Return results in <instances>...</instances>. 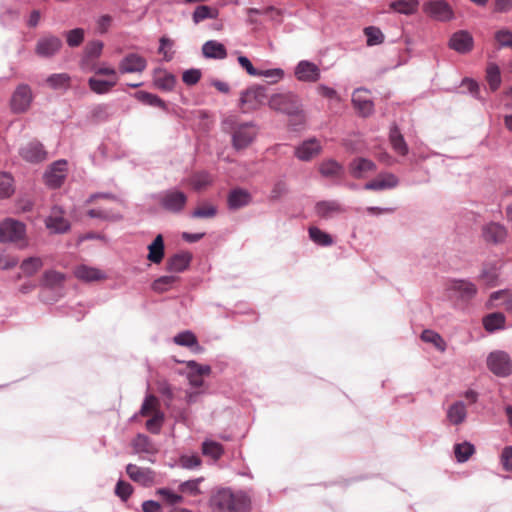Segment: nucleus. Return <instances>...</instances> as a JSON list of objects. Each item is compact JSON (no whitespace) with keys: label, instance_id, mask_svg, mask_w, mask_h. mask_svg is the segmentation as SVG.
I'll use <instances>...</instances> for the list:
<instances>
[{"label":"nucleus","instance_id":"nucleus-1","mask_svg":"<svg viewBox=\"0 0 512 512\" xmlns=\"http://www.w3.org/2000/svg\"><path fill=\"white\" fill-rule=\"evenodd\" d=\"M210 507L214 512H250L251 500L243 492L222 488L212 494Z\"/></svg>","mask_w":512,"mask_h":512},{"label":"nucleus","instance_id":"nucleus-2","mask_svg":"<svg viewBox=\"0 0 512 512\" xmlns=\"http://www.w3.org/2000/svg\"><path fill=\"white\" fill-rule=\"evenodd\" d=\"M223 124L232 133V145L236 150L247 148L257 135V129L252 123L237 124L233 117H229Z\"/></svg>","mask_w":512,"mask_h":512},{"label":"nucleus","instance_id":"nucleus-3","mask_svg":"<svg viewBox=\"0 0 512 512\" xmlns=\"http://www.w3.org/2000/svg\"><path fill=\"white\" fill-rule=\"evenodd\" d=\"M0 242L14 243L18 248L24 249L29 243L26 238L25 225L14 219H6L0 223Z\"/></svg>","mask_w":512,"mask_h":512},{"label":"nucleus","instance_id":"nucleus-4","mask_svg":"<svg viewBox=\"0 0 512 512\" xmlns=\"http://www.w3.org/2000/svg\"><path fill=\"white\" fill-rule=\"evenodd\" d=\"M269 106L273 110L293 115L300 111L301 103L297 95L286 92L273 95L269 100Z\"/></svg>","mask_w":512,"mask_h":512},{"label":"nucleus","instance_id":"nucleus-5","mask_svg":"<svg viewBox=\"0 0 512 512\" xmlns=\"http://www.w3.org/2000/svg\"><path fill=\"white\" fill-rule=\"evenodd\" d=\"M267 100L265 88L253 86L241 93L240 107L244 113L260 108Z\"/></svg>","mask_w":512,"mask_h":512},{"label":"nucleus","instance_id":"nucleus-6","mask_svg":"<svg viewBox=\"0 0 512 512\" xmlns=\"http://www.w3.org/2000/svg\"><path fill=\"white\" fill-rule=\"evenodd\" d=\"M187 199V195L184 192L170 189L160 194L159 204L168 212L180 213L184 210Z\"/></svg>","mask_w":512,"mask_h":512},{"label":"nucleus","instance_id":"nucleus-7","mask_svg":"<svg viewBox=\"0 0 512 512\" xmlns=\"http://www.w3.org/2000/svg\"><path fill=\"white\" fill-rule=\"evenodd\" d=\"M487 365L492 373L500 377H506L512 373V360L503 351L492 352L487 358Z\"/></svg>","mask_w":512,"mask_h":512},{"label":"nucleus","instance_id":"nucleus-8","mask_svg":"<svg viewBox=\"0 0 512 512\" xmlns=\"http://www.w3.org/2000/svg\"><path fill=\"white\" fill-rule=\"evenodd\" d=\"M32 101V92L28 85L21 84L14 91L10 105L11 109L15 113L25 112Z\"/></svg>","mask_w":512,"mask_h":512},{"label":"nucleus","instance_id":"nucleus-9","mask_svg":"<svg viewBox=\"0 0 512 512\" xmlns=\"http://www.w3.org/2000/svg\"><path fill=\"white\" fill-rule=\"evenodd\" d=\"M424 12L437 21H449L453 17V11L444 0L429 1L424 4Z\"/></svg>","mask_w":512,"mask_h":512},{"label":"nucleus","instance_id":"nucleus-10","mask_svg":"<svg viewBox=\"0 0 512 512\" xmlns=\"http://www.w3.org/2000/svg\"><path fill=\"white\" fill-rule=\"evenodd\" d=\"M19 154L25 161L30 163L42 162L47 157V152L43 145L37 140L30 141L23 145L19 150Z\"/></svg>","mask_w":512,"mask_h":512},{"label":"nucleus","instance_id":"nucleus-11","mask_svg":"<svg viewBox=\"0 0 512 512\" xmlns=\"http://www.w3.org/2000/svg\"><path fill=\"white\" fill-rule=\"evenodd\" d=\"M147 67V61L137 53L127 54L119 63L118 69L121 74L141 73Z\"/></svg>","mask_w":512,"mask_h":512},{"label":"nucleus","instance_id":"nucleus-12","mask_svg":"<svg viewBox=\"0 0 512 512\" xmlns=\"http://www.w3.org/2000/svg\"><path fill=\"white\" fill-rule=\"evenodd\" d=\"M61 47V39L56 36L50 35L42 37L38 40L35 47V53L40 57L48 58L55 55Z\"/></svg>","mask_w":512,"mask_h":512},{"label":"nucleus","instance_id":"nucleus-13","mask_svg":"<svg viewBox=\"0 0 512 512\" xmlns=\"http://www.w3.org/2000/svg\"><path fill=\"white\" fill-rule=\"evenodd\" d=\"M126 473L136 483L143 486H150L155 481V472L150 468L139 467L135 464H128Z\"/></svg>","mask_w":512,"mask_h":512},{"label":"nucleus","instance_id":"nucleus-14","mask_svg":"<svg viewBox=\"0 0 512 512\" xmlns=\"http://www.w3.org/2000/svg\"><path fill=\"white\" fill-rule=\"evenodd\" d=\"M295 76L299 81L316 82L320 78V69L316 64L302 60L295 68Z\"/></svg>","mask_w":512,"mask_h":512},{"label":"nucleus","instance_id":"nucleus-15","mask_svg":"<svg viewBox=\"0 0 512 512\" xmlns=\"http://www.w3.org/2000/svg\"><path fill=\"white\" fill-rule=\"evenodd\" d=\"M482 237L487 243L500 244L505 241L507 230L503 225L491 222L483 226Z\"/></svg>","mask_w":512,"mask_h":512},{"label":"nucleus","instance_id":"nucleus-16","mask_svg":"<svg viewBox=\"0 0 512 512\" xmlns=\"http://www.w3.org/2000/svg\"><path fill=\"white\" fill-rule=\"evenodd\" d=\"M66 161H56L45 173V182L52 188H58L62 185L66 176Z\"/></svg>","mask_w":512,"mask_h":512},{"label":"nucleus","instance_id":"nucleus-17","mask_svg":"<svg viewBox=\"0 0 512 512\" xmlns=\"http://www.w3.org/2000/svg\"><path fill=\"white\" fill-rule=\"evenodd\" d=\"M399 183L398 178L392 173H380L375 179L364 185L366 190H386L395 188Z\"/></svg>","mask_w":512,"mask_h":512},{"label":"nucleus","instance_id":"nucleus-18","mask_svg":"<svg viewBox=\"0 0 512 512\" xmlns=\"http://www.w3.org/2000/svg\"><path fill=\"white\" fill-rule=\"evenodd\" d=\"M375 170V163L362 157L355 158L349 164L350 174L357 179L364 178L368 173L374 172Z\"/></svg>","mask_w":512,"mask_h":512},{"label":"nucleus","instance_id":"nucleus-19","mask_svg":"<svg viewBox=\"0 0 512 512\" xmlns=\"http://www.w3.org/2000/svg\"><path fill=\"white\" fill-rule=\"evenodd\" d=\"M449 46L459 53H466L473 47V38L467 31H458L452 35Z\"/></svg>","mask_w":512,"mask_h":512},{"label":"nucleus","instance_id":"nucleus-20","mask_svg":"<svg viewBox=\"0 0 512 512\" xmlns=\"http://www.w3.org/2000/svg\"><path fill=\"white\" fill-rule=\"evenodd\" d=\"M449 290L454 291L462 300H470L477 293V287L472 282L466 280H452L448 286Z\"/></svg>","mask_w":512,"mask_h":512},{"label":"nucleus","instance_id":"nucleus-21","mask_svg":"<svg viewBox=\"0 0 512 512\" xmlns=\"http://www.w3.org/2000/svg\"><path fill=\"white\" fill-rule=\"evenodd\" d=\"M352 103L363 116H368L373 111V103L368 96V92L364 89H357L354 91L352 95Z\"/></svg>","mask_w":512,"mask_h":512},{"label":"nucleus","instance_id":"nucleus-22","mask_svg":"<svg viewBox=\"0 0 512 512\" xmlns=\"http://www.w3.org/2000/svg\"><path fill=\"white\" fill-rule=\"evenodd\" d=\"M227 202L230 209L237 210L251 202V195L245 189L235 188L229 192Z\"/></svg>","mask_w":512,"mask_h":512},{"label":"nucleus","instance_id":"nucleus-23","mask_svg":"<svg viewBox=\"0 0 512 512\" xmlns=\"http://www.w3.org/2000/svg\"><path fill=\"white\" fill-rule=\"evenodd\" d=\"M74 275L79 280L85 282L101 281L106 279V275L103 271L86 265L77 266L74 270Z\"/></svg>","mask_w":512,"mask_h":512},{"label":"nucleus","instance_id":"nucleus-24","mask_svg":"<svg viewBox=\"0 0 512 512\" xmlns=\"http://www.w3.org/2000/svg\"><path fill=\"white\" fill-rule=\"evenodd\" d=\"M46 226L56 233H63L69 229V222L64 218L60 208H54L46 220Z\"/></svg>","mask_w":512,"mask_h":512},{"label":"nucleus","instance_id":"nucleus-25","mask_svg":"<svg viewBox=\"0 0 512 512\" xmlns=\"http://www.w3.org/2000/svg\"><path fill=\"white\" fill-rule=\"evenodd\" d=\"M191 259L189 252L176 253L167 259L166 269L171 272H182L189 266Z\"/></svg>","mask_w":512,"mask_h":512},{"label":"nucleus","instance_id":"nucleus-26","mask_svg":"<svg viewBox=\"0 0 512 512\" xmlns=\"http://www.w3.org/2000/svg\"><path fill=\"white\" fill-rule=\"evenodd\" d=\"M321 146L316 139L304 141L297 149L296 156L300 160L308 161L320 153Z\"/></svg>","mask_w":512,"mask_h":512},{"label":"nucleus","instance_id":"nucleus-27","mask_svg":"<svg viewBox=\"0 0 512 512\" xmlns=\"http://www.w3.org/2000/svg\"><path fill=\"white\" fill-rule=\"evenodd\" d=\"M202 53L206 58L224 59L227 57V51L223 44L209 40L202 46Z\"/></svg>","mask_w":512,"mask_h":512},{"label":"nucleus","instance_id":"nucleus-28","mask_svg":"<svg viewBox=\"0 0 512 512\" xmlns=\"http://www.w3.org/2000/svg\"><path fill=\"white\" fill-rule=\"evenodd\" d=\"M316 214L321 218H329L334 214L342 213L344 210L337 201H321L315 206Z\"/></svg>","mask_w":512,"mask_h":512},{"label":"nucleus","instance_id":"nucleus-29","mask_svg":"<svg viewBox=\"0 0 512 512\" xmlns=\"http://www.w3.org/2000/svg\"><path fill=\"white\" fill-rule=\"evenodd\" d=\"M118 82V78L115 79H98L95 77H91L88 80V85L91 91H93L96 94H106L110 92L113 87L116 86Z\"/></svg>","mask_w":512,"mask_h":512},{"label":"nucleus","instance_id":"nucleus-30","mask_svg":"<svg viewBox=\"0 0 512 512\" xmlns=\"http://www.w3.org/2000/svg\"><path fill=\"white\" fill-rule=\"evenodd\" d=\"M213 182L212 176L205 171H199L193 173L188 179V184L195 191H201L211 185Z\"/></svg>","mask_w":512,"mask_h":512},{"label":"nucleus","instance_id":"nucleus-31","mask_svg":"<svg viewBox=\"0 0 512 512\" xmlns=\"http://www.w3.org/2000/svg\"><path fill=\"white\" fill-rule=\"evenodd\" d=\"M148 260L159 264L164 257V240L161 234L157 235L154 241L148 246Z\"/></svg>","mask_w":512,"mask_h":512},{"label":"nucleus","instance_id":"nucleus-32","mask_svg":"<svg viewBox=\"0 0 512 512\" xmlns=\"http://www.w3.org/2000/svg\"><path fill=\"white\" fill-rule=\"evenodd\" d=\"M66 280L65 274L55 271L47 270L42 276V285L48 288H60Z\"/></svg>","mask_w":512,"mask_h":512},{"label":"nucleus","instance_id":"nucleus-33","mask_svg":"<svg viewBox=\"0 0 512 512\" xmlns=\"http://www.w3.org/2000/svg\"><path fill=\"white\" fill-rule=\"evenodd\" d=\"M483 326L486 331L494 332L505 327V316L500 312L488 314L483 318Z\"/></svg>","mask_w":512,"mask_h":512},{"label":"nucleus","instance_id":"nucleus-34","mask_svg":"<svg viewBox=\"0 0 512 512\" xmlns=\"http://www.w3.org/2000/svg\"><path fill=\"white\" fill-rule=\"evenodd\" d=\"M466 406L463 402L452 404L447 411V418L454 425L461 424L466 418Z\"/></svg>","mask_w":512,"mask_h":512},{"label":"nucleus","instance_id":"nucleus-35","mask_svg":"<svg viewBox=\"0 0 512 512\" xmlns=\"http://www.w3.org/2000/svg\"><path fill=\"white\" fill-rule=\"evenodd\" d=\"M133 448L137 453H148L154 454L157 452V448L154 443L150 440V438L144 434H138L133 442Z\"/></svg>","mask_w":512,"mask_h":512},{"label":"nucleus","instance_id":"nucleus-36","mask_svg":"<svg viewBox=\"0 0 512 512\" xmlns=\"http://www.w3.org/2000/svg\"><path fill=\"white\" fill-rule=\"evenodd\" d=\"M219 15V10L207 5L197 6L193 12L192 19L195 24L200 23L205 19H215Z\"/></svg>","mask_w":512,"mask_h":512},{"label":"nucleus","instance_id":"nucleus-37","mask_svg":"<svg viewBox=\"0 0 512 512\" xmlns=\"http://www.w3.org/2000/svg\"><path fill=\"white\" fill-rule=\"evenodd\" d=\"M390 142L393 149L400 155L404 156L408 153V146L400 133L399 129L394 126L390 130Z\"/></svg>","mask_w":512,"mask_h":512},{"label":"nucleus","instance_id":"nucleus-38","mask_svg":"<svg viewBox=\"0 0 512 512\" xmlns=\"http://www.w3.org/2000/svg\"><path fill=\"white\" fill-rule=\"evenodd\" d=\"M157 412H162L160 410V401L158 398L152 394L147 395L143 401V404L140 409L141 416H150L155 415Z\"/></svg>","mask_w":512,"mask_h":512},{"label":"nucleus","instance_id":"nucleus-39","mask_svg":"<svg viewBox=\"0 0 512 512\" xmlns=\"http://www.w3.org/2000/svg\"><path fill=\"white\" fill-rule=\"evenodd\" d=\"M417 0H398L390 4V8L398 13L411 15L417 11Z\"/></svg>","mask_w":512,"mask_h":512},{"label":"nucleus","instance_id":"nucleus-40","mask_svg":"<svg viewBox=\"0 0 512 512\" xmlns=\"http://www.w3.org/2000/svg\"><path fill=\"white\" fill-rule=\"evenodd\" d=\"M310 239L320 246H331L333 238L328 233L322 231L318 227L311 226L308 230Z\"/></svg>","mask_w":512,"mask_h":512},{"label":"nucleus","instance_id":"nucleus-41","mask_svg":"<svg viewBox=\"0 0 512 512\" xmlns=\"http://www.w3.org/2000/svg\"><path fill=\"white\" fill-rule=\"evenodd\" d=\"M486 80L492 91H496L501 84V73L499 67L494 63H489L486 68Z\"/></svg>","mask_w":512,"mask_h":512},{"label":"nucleus","instance_id":"nucleus-42","mask_svg":"<svg viewBox=\"0 0 512 512\" xmlns=\"http://www.w3.org/2000/svg\"><path fill=\"white\" fill-rule=\"evenodd\" d=\"M134 96L137 100L146 105L159 107L164 110L166 109L165 102L155 94L146 91H138Z\"/></svg>","mask_w":512,"mask_h":512},{"label":"nucleus","instance_id":"nucleus-43","mask_svg":"<svg viewBox=\"0 0 512 512\" xmlns=\"http://www.w3.org/2000/svg\"><path fill=\"white\" fill-rule=\"evenodd\" d=\"M43 266V260L40 257H29L22 261L20 269L27 276L37 273Z\"/></svg>","mask_w":512,"mask_h":512},{"label":"nucleus","instance_id":"nucleus-44","mask_svg":"<svg viewBox=\"0 0 512 512\" xmlns=\"http://www.w3.org/2000/svg\"><path fill=\"white\" fill-rule=\"evenodd\" d=\"M421 339L424 342L431 343L434 345L436 349L440 352H444L446 350V342L442 338V336L432 330H424L421 334Z\"/></svg>","mask_w":512,"mask_h":512},{"label":"nucleus","instance_id":"nucleus-45","mask_svg":"<svg viewBox=\"0 0 512 512\" xmlns=\"http://www.w3.org/2000/svg\"><path fill=\"white\" fill-rule=\"evenodd\" d=\"M103 49V43L101 41H92L89 42L84 51V58L82 60V67H85L88 64V61L91 59L98 58Z\"/></svg>","mask_w":512,"mask_h":512},{"label":"nucleus","instance_id":"nucleus-46","mask_svg":"<svg viewBox=\"0 0 512 512\" xmlns=\"http://www.w3.org/2000/svg\"><path fill=\"white\" fill-rule=\"evenodd\" d=\"M319 171L325 177H337L343 173V167L334 160H327L321 163Z\"/></svg>","mask_w":512,"mask_h":512},{"label":"nucleus","instance_id":"nucleus-47","mask_svg":"<svg viewBox=\"0 0 512 512\" xmlns=\"http://www.w3.org/2000/svg\"><path fill=\"white\" fill-rule=\"evenodd\" d=\"M499 299H503V306H504V308L507 311L512 312V295H509L506 291H503V290L493 292L490 295V299H489V302H488V308H495V307H497L498 305L495 304L494 302L499 300Z\"/></svg>","mask_w":512,"mask_h":512},{"label":"nucleus","instance_id":"nucleus-48","mask_svg":"<svg viewBox=\"0 0 512 512\" xmlns=\"http://www.w3.org/2000/svg\"><path fill=\"white\" fill-rule=\"evenodd\" d=\"M177 276H161L158 279H156L152 284V289L155 292L163 293L168 291L177 281Z\"/></svg>","mask_w":512,"mask_h":512},{"label":"nucleus","instance_id":"nucleus-49","mask_svg":"<svg viewBox=\"0 0 512 512\" xmlns=\"http://www.w3.org/2000/svg\"><path fill=\"white\" fill-rule=\"evenodd\" d=\"M475 452V448L471 443L463 442L456 444L454 447L455 457L458 462L467 461Z\"/></svg>","mask_w":512,"mask_h":512},{"label":"nucleus","instance_id":"nucleus-50","mask_svg":"<svg viewBox=\"0 0 512 512\" xmlns=\"http://www.w3.org/2000/svg\"><path fill=\"white\" fill-rule=\"evenodd\" d=\"M202 452L204 455L217 460L222 456L224 449L223 446L218 442L204 441L202 444Z\"/></svg>","mask_w":512,"mask_h":512},{"label":"nucleus","instance_id":"nucleus-51","mask_svg":"<svg viewBox=\"0 0 512 512\" xmlns=\"http://www.w3.org/2000/svg\"><path fill=\"white\" fill-rule=\"evenodd\" d=\"M14 193L13 178L9 173H0V198H8Z\"/></svg>","mask_w":512,"mask_h":512},{"label":"nucleus","instance_id":"nucleus-52","mask_svg":"<svg viewBox=\"0 0 512 512\" xmlns=\"http://www.w3.org/2000/svg\"><path fill=\"white\" fill-rule=\"evenodd\" d=\"M156 494L159 495L162 501L170 506H174L176 504H180L183 502L184 498L182 495L174 493L168 488H160L156 491Z\"/></svg>","mask_w":512,"mask_h":512},{"label":"nucleus","instance_id":"nucleus-53","mask_svg":"<svg viewBox=\"0 0 512 512\" xmlns=\"http://www.w3.org/2000/svg\"><path fill=\"white\" fill-rule=\"evenodd\" d=\"M176 84V77L171 73H161L155 78V85L164 91H171Z\"/></svg>","mask_w":512,"mask_h":512},{"label":"nucleus","instance_id":"nucleus-54","mask_svg":"<svg viewBox=\"0 0 512 512\" xmlns=\"http://www.w3.org/2000/svg\"><path fill=\"white\" fill-rule=\"evenodd\" d=\"M364 34L367 38V45L368 46H375L382 44L384 41V34L382 31L374 26H369L364 29Z\"/></svg>","mask_w":512,"mask_h":512},{"label":"nucleus","instance_id":"nucleus-55","mask_svg":"<svg viewBox=\"0 0 512 512\" xmlns=\"http://www.w3.org/2000/svg\"><path fill=\"white\" fill-rule=\"evenodd\" d=\"M46 82L54 89L68 88L70 85V76L66 73L52 74Z\"/></svg>","mask_w":512,"mask_h":512},{"label":"nucleus","instance_id":"nucleus-56","mask_svg":"<svg viewBox=\"0 0 512 512\" xmlns=\"http://www.w3.org/2000/svg\"><path fill=\"white\" fill-rule=\"evenodd\" d=\"M164 418L163 412H157V414L151 415V418L146 422L147 430L153 434H158L164 423Z\"/></svg>","mask_w":512,"mask_h":512},{"label":"nucleus","instance_id":"nucleus-57","mask_svg":"<svg viewBox=\"0 0 512 512\" xmlns=\"http://www.w3.org/2000/svg\"><path fill=\"white\" fill-rule=\"evenodd\" d=\"M202 481V478L188 480L181 483L178 487L181 493H188L190 495L196 496L201 493L199 489V484Z\"/></svg>","mask_w":512,"mask_h":512},{"label":"nucleus","instance_id":"nucleus-58","mask_svg":"<svg viewBox=\"0 0 512 512\" xmlns=\"http://www.w3.org/2000/svg\"><path fill=\"white\" fill-rule=\"evenodd\" d=\"M217 214V208L211 204H203L192 212L194 218H213Z\"/></svg>","mask_w":512,"mask_h":512},{"label":"nucleus","instance_id":"nucleus-59","mask_svg":"<svg viewBox=\"0 0 512 512\" xmlns=\"http://www.w3.org/2000/svg\"><path fill=\"white\" fill-rule=\"evenodd\" d=\"M84 40V30L75 28L66 33V41L70 47H78Z\"/></svg>","mask_w":512,"mask_h":512},{"label":"nucleus","instance_id":"nucleus-60","mask_svg":"<svg viewBox=\"0 0 512 512\" xmlns=\"http://www.w3.org/2000/svg\"><path fill=\"white\" fill-rule=\"evenodd\" d=\"M174 342L180 346L192 347L197 345V338L192 332L184 331L174 337Z\"/></svg>","mask_w":512,"mask_h":512},{"label":"nucleus","instance_id":"nucleus-61","mask_svg":"<svg viewBox=\"0 0 512 512\" xmlns=\"http://www.w3.org/2000/svg\"><path fill=\"white\" fill-rule=\"evenodd\" d=\"M495 40L500 48L512 47V32L508 29H501L495 33Z\"/></svg>","mask_w":512,"mask_h":512},{"label":"nucleus","instance_id":"nucleus-62","mask_svg":"<svg viewBox=\"0 0 512 512\" xmlns=\"http://www.w3.org/2000/svg\"><path fill=\"white\" fill-rule=\"evenodd\" d=\"M87 214L91 218H99V219H103V220H115V219L119 218V216L114 214L112 211H109V210H106L103 208L90 209L87 212Z\"/></svg>","mask_w":512,"mask_h":512},{"label":"nucleus","instance_id":"nucleus-63","mask_svg":"<svg viewBox=\"0 0 512 512\" xmlns=\"http://www.w3.org/2000/svg\"><path fill=\"white\" fill-rule=\"evenodd\" d=\"M201 75L199 69H189L183 73L182 80L186 85L192 86L199 82Z\"/></svg>","mask_w":512,"mask_h":512},{"label":"nucleus","instance_id":"nucleus-64","mask_svg":"<svg viewBox=\"0 0 512 512\" xmlns=\"http://www.w3.org/2000/svg\"><path fill=\"white\" fill-rule=\"evenodd\" d=\"M132 491V486L128 482L122 480L118 481L115 488L116 495L119 496L122 500H127L132 494Z\"/></svg>","mask_w":512,"mask_h":512}]
</instances>
